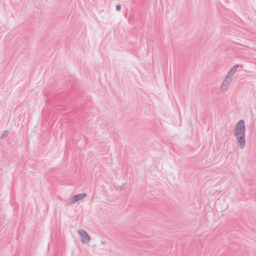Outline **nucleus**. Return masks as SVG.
<instances>
[{
  "mask_svg": "<svg viewBox=\"0 0 256 256\" xmlns=\"http://www.w3.org/2000/svg\"><path fill=\"white\" fill-rule=\"evenodd\" d=\"M234 132L240 146L242 148L244 146V122L243 120H240L236 124Z\"/></svg>",
  "mask_w": 256,
  "mask_h": 256,
  "instance_id": "obj_1",
  "label": "nucleus"
},
{
  "mask_svg": "<svg viewBox=\"0 0 256 256\" xmlns=\"http://www.w3.org/2000/svg\"><path fill=\"white\" fill-rule=\"evenodd\" d=\"M80 236H81L82 241L83 242H87L88 241L90 240L89 236L85 232H84V231L80 232Z\"/></svg>",
  "mask_w": 256,
  "mask_h": 256,
  "instance_id": "obj_3",
  "label": "nucleus"
},
{
  "mask_svg": "<svg viewBox=\"0 0 256 256\" xmlns=\"http://www.w3.org/2000/svg\"><path fill=\"white\" fill-rule=\"evenodd\" d=\"M116 9L117 10H120V5L116 6Z\"/></svg>",
  "mask_w": 256,
  "mask_h": 256,
  "instance_id": "obj_5",
  "label": "nucleus"
},
{
  "mask_svg": "<svg viewBox=\"0 0 256 256\" xmlns=\"http://www.w3.org/2000/svg\"><path fill=\"white\" fill-rule=\"evenodd\" d=\"M236 68H237V67L236 66H234V67H233L232 68V70L230 71V72L228 73V75L226 77L224 81V82L223 84H226V83L229 82V80H228L229 76L234 74L235 73V72L236 70Z\"/></svg>",
  "mask_w": 256,
  "mask_h": 256,
  "instance_id": "obj_4",
  "label": "nucleus"
},
{
  "mask_svg": "<svg viewBox=\"0 0 256 256\" xmlns=\"http://www.w3.org/2000/svg\"><path fill=\"white\" fill-rule=\"evenodd\" d=\"M86 196V194H85V193L80 194H78V195L74 196V197H72V202L73 203L76 202L82 199L83 198H85Z\"/></svg>",
  "mask_w": 256,
  "mask_h": 256,
  "instance_id": "obj_2",
  "label": "nucleus"
}]
</instances>
